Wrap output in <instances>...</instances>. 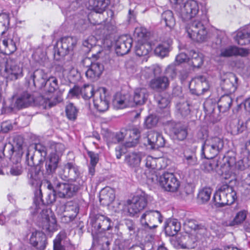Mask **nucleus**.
Here are the masks:
<instances>
[{
	"mask_svg": "<svg viewBox=\"0 0 250 250\" xmlns=\"http://www.w3.org/2000/svg\"><path fill=\"white\" fill-rule=\"evenodd\" d=\"M155 235H135V242L132 239H124L118 235L114 241L113 250H146L152 247L155 242Z\"/></svg>",
	"mask_w": 250,
	"mask_h": 250,
	"instance_id": "obj_1",
	"label": "nucleus"
},
{
	"mask_svg": "<svg viewBox=\"0 0 250 250\" xmlns=\"http://www.w3.org/2000/svg\"><path fill=\"white\" fill-rule=\"evenodd\" d=\"M208 19L206 14L201 16L200 19H197L188 24L186 31L188 37L196 42H203L207 38L208 31L206 25Z\"/></svg>",
	"mask_w": 250,
	"mask_h": 250,
	"instance_id": "obj_2",
	"label": "nucleus"
},
{
	"mask_svg": "<svg viewBox=\"0 0 250 250\" xmlns=\"http://www.w3.org/2000/svg\"><path fill=\"white\" fill-rule=\"evenodd\" d=\"M172 7L183 21H188L194 17L199 12L198 3L194 0H169Z\"/></svg>",
	"mask_w": 250,
	"mask_h": 250,
	"instance_id": "obj_3",
	"label": "nucleus"
},
{
	"mask_svg": "<svg viewBox=\"0 0 250 250\" xmlns=\"http://www.w3.org/2000/svg\"><path fill=\"white\" fill-rule=\"evenodd\" d=\"M0 67L4 68L3 76L7 82L15 81L24 75L22 64L11 58L0 61Z\"/></svg>",
	"mask_w": 250,
	"mask_h": 250,
	"instance_id": "obj_4",
	"label": "nucleus"
},
{
	"mask_svg": "<svg viewBox=\"0 0 250 250\" xmlns=\"http://www.w3.org/2000/svg\"><path fill=\"white\" fill-rule=\"evenodd\" d=\"M224 146V142L220 138H207L202 146L201 157L207 159H212L222 151Z\"/></svg>",
	"mask_w": 250,
	"mask_h": 250,
	"instance_id": "obj_5",
	"label": "nucleus"
},
{
	"mask_svg": "<svg viewBox=\"0 0 250 250\" xmlns=\"http://www.w3.org/2000/svg\"><path fill=\"white\" fill-rule=\"evenodd\" d=\"M77 42L76 37L66 36L62 38L54 46V59L59 61L68 54H72Z\"/></svg>",
	"mask_w": 250,
	"mask_h": 250,
	"instance_id": "obj_6",
	"label": "nucleus"
},
{
	"mask_svg": "<svg viewBox=\"0 0 250 250\" xmlns=\"http://www.w3.org/2000/svg\"><path fill=\"white\" fill-rule=\"evenodd\" d=\"M153 197L145 191L138 190L131 200L127 201L128 212L130 216H134L142 210L147 205L148 202H151Z\"/></svg>",
	"mask_w": 250,
	"mask_h": 250,
	"instance_id": "obj_7",
	"label": "nucleus"
},
{
	"mask_svg": "<svg viewBox=\"0 0 250 250\" xmlns=\"http://www.w3.org/2000/svg\"><path fill=\"white\" fill-rule=\"evenodd\" d=\"M149 178L152 183H159L161 187L167 191H177L180 185L179 181L172 173L165 172L159 177L157 174H153Z\"/></svg>",
	"mask_w": 250,
	"mask_h": 250,
	"instance_id": "obj_8",
	"label": "nucleus"
},
{
	"mask_svg": "<svg viewBox=\"0 0 250 250\" xmlns=\"http://www.w3.org/2000/svg\"><path fill=\"white\" fill-rule=\"evenodd\" d=\"M28 183L32 187L35 188L34 191V203L37 206L43 204L42 200V192L41 189L42 186L41 173L36 168H31L28 172Z\"/></svg>",
	"mask_w": 250,
	"mask_h": 250,
	"instance_id": "obj_9",
	"label": "nucleus"
},
{
	"mask_svg": "<svg viewBox=\"0 0 250 250\" xmlns=\"http://www.w3.org/2000/svg\"><path fill=\"white\" fill-rule=\"evenodd\" d=\"M41 218L40 226L42 228V234L53 233L59 229L55 216L50 208H42Z\"/></svg>",
	"mask_w": 250,
	"mask_h": 250,
	"instance_id": "obj_10",
	"label": "nucleus"
},
{
	"mask_svg": "<svg viewBox=\"0 0 250 250\" xmlns=\"http://www.w3.org/2000/svg\"><path fill=\"white\" fill-rule=\"evenodd\" d=\"M90 223L93 228L92 230L95 231V233H104L109 230L111 228V221L108 217L97 213L95 210L91 211L89 215Z\"/></svg>",
	"mask_w": 250,
	"mask_h": 250,
	"instance_id": "obj_11",
	"label": "nucleus"
},
{
	"mask_svg": "<svg viewBox=\"0 0 250 250\" xmlns=\"http://www.w3.org/2000/svg\"><path fill=\"white\" fill-rule=\"evenodd\" d=\"M110 3L109 0H90L86 4V7L92 12L89 13L87 18L89 22L93 24H99L101 21L95 20L99 17L98 14L103 13Z\"/></svg>",
	"mask_w": 250,
	"mask_h": 250,
	"instance_id": "obj_12",
	"label": "nucleus"
},
{
	"mask_svg": "<svg viewBox=\"0 0 250 250\" xmlns=\"http://www.w3.org/2000/svg\"><path fill=\"white\" fill-rule=\"evenodd\" d=\"M79 167L74 162H67L60 167L58 172L59 176L64 181H75L79 184L81 179Z\"/></svg>",
	"mask_w": 250,
	"mask_h": 250,
	"instance_id": "obj_13",
	"label": "nucleus"
},
{
	"mask_svg": "<svg viewBox=\"0 0 250 250\" xmlns=\"http://www.w3.org/2000/svg\"><path fill=\"white\" fill-rule=\"evenodd\" d=\"M163 217L160 211L155 210L146 211L141 217V223L146 230H151L156 228L157 225L155 223L158 221L160 223L163 222Z\"/></svg>",
	"mask_w": 250,
	"mask_h": 250,
	"instance_id": "obj_14",
	"label": "nucleus"
},
{
	"mask_svg": "<svg viewBox=\"0 0 250 250\" xmlns=\"http://www.w3.org/2000/svg\"><path fill=\"white\" fill-rule=\"evenodd\" d=\"M83 183V180H80L78 185L58 183L55 190L60 198H70L80 189Z\"/></svg>",
	"mask_w": 250,
	"mask_h": 250,
	"instance_id": "obj_15",
	"label": "nucleus"
},
{
	"mask_svg": "<svg viewBox=\"0 0 250 250\" xmlns=\"http://www.w3.org/2000/svg\"><path fill=\"white\" fill-rule=\"evenodd\" d=\"M81 64L85 67H88L85 72L87 78L94 79L99 78L104 70V65L99 62H92L89 58H85L81 62Z\"/></svg>",
	"mask_w": 250,
	"mask_h": 250,
	"instance_id": "obj_16",
	"label": "nucleus"
},
{
	"mask_svg": "<svg viewBox=\"0 0 250 250\" xmlns=\"http://www.w3.org/2000/svg\"><path fill=\"white\" fill-rule=\"evenodd\" d=\"M104 87H99L95 92L93 103L95 107L100 112L106 111L109 107L108 97Z\"/></svg>",
	"mask_w": 250,
	"mask_h": 250,
	"instance_id": "obj_17",
	"label": "nucleus"
},
{
	"mask_svg": "<svg viewBox=\"0 0 250 250\" xmlns=\"http://www.w3.org/2000/svg\"><path fill=\"white\" fill-rule=\"evenodd\" d=\"M48 77L47 73L44 70L37 69L34 71H29L26 79L29 84L33 83L36 87L42 88L45 85V82Z\"/></svg>",
	"mask_w": 250,
	"mask_h": 250,
	"instance_id": "obj_18",
	"label": "nucleus"
},
{
	"mask_svg": "<svg viewBox=\"0 0 250 250\" xmlns=\"http://www.w3.org/2000/svg\"><path fill=\"white\" fill-rule=\"evenodd\" d=\"M125 130L126 141L124 146L125 147H132L139 142L142 129L134 125H130L124 128Z\"/></svg>",
	"mask_w": 250,
	"mask_h": 250,
	"instance_id": "obj_19",
	"label": "nucleus"
},
{
	"mask_svg": "<svg viewBox=\"0 0 250 250\" xmlns=\"http://www.w3.org/2000/svg\"><path fill=\"white\" fill-rule=\"evenodd\" d=\"M222 162L219 160H213L210 163L211 168H216L219 166L222 171V174L225 173L229 175L230 172L231 167L235 164V159L233 157L224 156L222 160Z\"/></svg>",
	"mask_w": 250,
	"mask_h": 250,
	"instance_id": "obj_20",
	"label": "nucleus"
},
{
	"mask_svg": "<svg viewBox=\"0 0 250 250\" xmlns=\"http://www.w3.org/2000/svg\"><path fill=\"white\" fill-rule=\"evenodd\" d=\"M132 40L127 36H122L115 43V50L118 55L123 56L129 52L132 46Z\"/></svg>",
	"mask_w": 250,
	"mask_h": 250,
	"instance_id": "obj_21",
	"label": "nucleus"
},
{
	"mask_svg": "<svg viewBox=\"0 0 250 250\" xmlns=\"http://www.w3.org/2000/svg\"><path fill=\"white\" fill-rule=\"evenodd\" d=\"M92 247L96 250H109L112 242L111 235H92Z\"/></svg>",
	"mask_w": 250,
	"mask_h": 250,
	"instance_id": "obj_22",
	"label": "nucleus"
},
{
	"mask_svg": "<svg viewBox=\"0 0 250 250\" xmlns=\"http://www.w3.org/2000/svg\"><path fill=\"white\" fill-rule=\"evenodd\" d=\"M250 49L240 48L236 46H230L221 50L220 56L224 57L240 56L246 57L250 54Z\"/></svg>",
	"mask_w": 250,
	"mask_h": 250,
	"instance_id": "obj_23",
	"label": "nucleus"
},
{
	"mask_svg": "<svg viewBox=\"0 0 250 250\" xmlns=\"http://www.w3.org/2000/svg\"><path fill=\"white\" fill-rule=\"evenodd\" d=\"M131 99L132 97L129 94L122 95L120 93H117L114 97L113 104L118 109L133 107V102Z\"/></svg>",
	"mask_w": 250,
	"mask_h": 250,
	"instance_id": "obj_24",
	"label": "nucleus"
},
{
	"mask_svg": "<svg viewBox=\"0 0 250 250\" xmlns=\"http://www.w3.org/2000/svg\"><path fill=\"white\" fill-rule=\"evenodd\" d=\"M169 85L168 79L166 76H159L151 80L149 87L153 90L160 92L166 90Z\"/></svg>",
	"mask_w": 250,
	"mask_h": 250,
	"instance_id": "obj_25",
	"label": "nucleus"
},
{
	"mask_svg": "<svg viewBox=\"0 0 250 250\" xmlns=\"http://www.w3.org/2000/svg\"><path fill=\"white\" fill-rule=\"evenodd\" d=\"M234 40L240 45H245L250 43V30L248 27L239 29L235 33Z\"/></svg>",
	"mask_w": 250,
	"mask_h": 250,
	"instance_id": "obj_26",
	"label": "nucleus"
},
{
	"mask_svg": "<svg viewBox=\"0 0 250 250\" xmlns=\"http://www.w3.org/2000/svg\"><path fill=\"white\" fill-rule=\"evenodd\" d=\"M115 198V190L109 187L103 188L100 193V202L104 206H109Z\"/></svg>",
	"mask_w": 250,
	"mask_h": 250,
	"instance_id": "obj_27",
	"label": "nucleus"
},
{
	"mask_svg": "<svg viewBox=\"0 0 250 250\" xmlns=\"http://www.w3.org/2000/svg\"><path fill=\"white\" fill-rule=\"evenodd\" d=\"M238 78L234 74L232 73L228 74L226 78L221 83L222 88L229 92H235L238 86Z\"/></svg>",
	"mask_w": 250,
	"mask_h": 250,
	"instance_id": "obj_28",
	"label": "nucleus"
},
{
	"mask_svg": "<svg viewBox=\"0 0 250 250\" xmlns=\"http://www.w3.org/2000/svg\"><path fill=\"white\" fill-rule=\"evenodd\" d=\"M148 144L152 148L163 147L165 145V140L160 133L151 131L147 136Z\"/></svg>",
	"mask_w": 250,
	"mask_h": 250,
	"instance_id": "obj_29",
	"label": "nucleus"
},
{
	"mask_svg": "<svg viewBox=\"0 0 250 250\" xmlns=\"http://www.w3.org/2000/svg\"><path fill=\"white\" fill-rule=\"evenodd\" d=\"M172 42V39L168 38L158 44L154 49L155 54L162 58L167 56Z\"/></svg>",
	"mask_w": 250,
	"mask_h": 250,
	"instance_id": "obj_30",
	"label": "nucleus"
},
{
	"mask_svg": "<svg viewBox=\"0 0 250 250\" xmlns=\"http://www.w3.org/2000/svg\"><path fill=\"white\" fill-rule=\"evenodd\" d=\"M181 229V224L175 219H167L164 226L165 234H178Z\"/></svg>",
	"mask_w": 250,
	"mask_h": 250,
	"instance_id": "obj_31",
	"label": "nucleus"
},
{
	"mask_svg": "<svg viewBox=\"0 0 250 250\" xmlns=\"http://www.w3.org/2000/svg\"><path fill=\"white\" fill-rule=\"evenodd\" d=\"M148 96L147 90L144 88H136L134 96L131 100L133 102V106L135 105H142L146 102Z\"/></svg>",
	"mask_w": 250,
	"mask_h": 250,
	"instance_id": "obj_32",
	"label": "nucleus"
},
{
	"mask_svg": "<svg viewBox=\"0 0 250 250\" xmlns=\"http://www.w3.org/2000/svg\"><path fill=\"white\" fill-rule=\"evenodd\" d=\"M34 102L33 95L28 92H24L17 99L15 105L18 108H25L30 105Z\"/></svg>",
	"mask_w": 250,
	"mask_h": 250,
	"instance_id": "obj_33",
	"label": "nucleus"
},
{
	"mask_svg": "<svg viewBox=\"0 0 250 250\" xmlns=\"http://www.w3.org/2000/svg\"><path fill=\"white\" fill-rule=\"evenodd\" d=\"M204 62L203 56L201 53L194 50H190L188 54V63L193 68H199Z\"/></svg>",
	"mask_w": 250,
	"mask_h": 250,
	"instance_id": "obj_34",
	"label": "nucleus"
},
{
	"mask_svg": "<svg viewBox=\"0 0 250 250\" xmlns=\"http://www.w3.org/2000/svg\"><path fill=\"white\" fill-rule=\"evenodd\" d=\"M59 156L55 153H51L45 160L46 171L48 174L55 172L58 166Z\"/></svg>",
	"mask_w": 250,
	"mask_h": 250,
	"instance_id": "obj_35",
	"label": "nucleus"
},
{
	"mask_svg": "<svg viewBox=\"0 0 250 250\" xmlns=\"http://www.w3.org/2000/svg\"><path fill=\"white\" fill-rule=\"evenodd\" d=\"M226 194L225 189L222 188V186L214 194L213 200L215 206L220 208L228 205V200H227Z\"/></svg>",
	"mask_w": 250,
	"mask_h": 250,
	"instance_id": "obj_36",
	"label": "nucleus"
},
{
	"mask_svg": "<svg viewBox=\"0 0 250 250\" xmlns=\"http://www.w3.org/2000/svg\"><path fill=\"white\" fill-rule=\"evenodd\" d=\"M125 137V130L122 128L116 132L108 133L106 137V142L108 145L117 144L122 142Z\"/></svg>",
	"mask_w": 250,
	"mask_h": 250,
	"instance_id": "obj_37",
	"label": "nucleus"
},
{
	"mask_svg": "<svg viewBox=\"0 0 250 250\" xmlns=\"http://www.w3.org/2000/svg\"><path fill=\"white\" fill-rule=\"evenodd\" d=\"M30 244L39 250H44L47 244L46 235H31Z\"/></svg>",
	"mask_w": 250,
	"mask_h": 250,
	"instance_id": "obj_38",
	"label": "nucleus"
},
{
	"mask_svg": "<svg viewBox=\"0 0 250 250\" xmlns=\"http://www.w3.org/2000/svg\"><path fill=\"white\" fill-rule=\"evenodd\" d=\"M172 133L174 139L183 141L187 137V128L180 124H176L172 129Z\"/></svg>",
	"mask_w": 250,
	"mask_h": 250,
	"instance_id": "obj_39",
	"label": "nucleus"
},
{
	"mask_svg": "<svg viewBox=\"0 0 250 250\" xmlns=\"http://www.w3.org/2000/svg\"><path fill=\"white\" fill-rule=\"evenodd\" d=\"M183 161L185 164L188 167L197 165L198 162L195 150H186L184 152Z\"/></svg>",
	"mask_w": 250,
	"mask_h": 250,
	"instance_id": "obj_40",
	"label": "nucleus"
},
{
	"mask_svg": "<svg viewBox=\"0 0 250 250\" xmlns=\"http://www.w3.org/2000/svg\"><path fill=\"white\" fill-rule=\"evenodd\" d=\"M161 159L153 158L151 156H148L145 159V166L146 167L151 170V174L147 176L148 179H150L149 177H151L152 174H157L155 170L159 169L161 168V166L158 165V163H160Z\"/></svg>",
	"mask_w": 250,
	"mask_h": 250,
	"instance_id": "obj_41",
	"label": "nucleus"
},
{
	"mask_svg": "<svg viewBox=\"0 0 250 250\" xmlns=\"http://www.w3.org/2000/svg\"><path fill=\"white\" fill-rule=\"evenodd\" d=\"M232 102V99L229 95L221 96L218 101V108L220 112H225L229 110Z\"/></svg>",
	"mask_w": 250,
	"mask_h": 250,
	"instance_id": "obj_42",
	"label": "nucleus"
},
{
	"mask_svg": "<svg viewBox=\"0 0 250 250\" xmlns=\"http://www.w3.org/2000/svg\"><path fill=\"white\" fill-rule=\"evenodd\" d=\"M161 22L164 23L170 29L174 26L175 20L171 10H167L163 12L161 15Z\"/></svg>",
	"mask_w": 250,
	"mask_h": 250,
	"instance_id": "obj_43",
	"label": "nucleus"
},
{
	"mask_svg": "<svg viewBox=\"0 0 250 250\" xmlns=\"http://www.w3.org/2000/svg\"><path fill=\"white\" fill-rule=\"evenodd\" d=\"M141 156L140 152H133L126 156L125 161L130 167H137L141 162Z\"/></svg>",
	"mask_w": 250,
	"mask_h": 250,
	"instance_id": "obj_44",
	"label": "nucleus"
},
{
	"mask_svg": "<svg viewBox=\"0 0 250 250\" xmlns=\"http://www.w3.org/2000/svg\"><path fill=\"white\" fill-rule=\"evenodd\" d=\"M57 79L53 76H49L44 86V91L49 94L53 93L59 88Z\"/></svg>",
	"mask_w": 250,
	"mask_h": 250,
	"instance_id": "obj_45",
	"label": "nucleus"
},
{
	"mask_svg": "<svg viewBox=\"0 0 250 250\" xmlns=\"http://www.w3.org/2000/svg\"><path fill=\"white\" fill-rule=\"evenodd\" d=\"M171 244L177 249H185V240L186 237L181 235H168Z\"/></svg>",
	"mask_w": 250,
	"mask_h": 250,
	"instance_id": "obj_46",
	"label": "nucleus"
},
{
	"mask_svg": "<svg viewBox=\"0 0 250 250\" xmlns=\"http://www.w3.org/2000/svg\"><path fill=\"white\" fill-rule=\"evenodd\" d=\"M10 18L8 14H0V35H3L8 30L9 26Z\"/></svg>",
	"mask_w": 250,
	"mask_h": 250,
	"instance_id": "obj_47",
	"label": "nucleus"
},
{
	"mask_svg": "<svg viewBox=\"0 0 250 250\" xmlns=\"http://www.w3.org/2000/svg\"><path fill=\"white\" fill-rule=\"evenodd\" d=\"M222 188L225 189L227 200H228V205L232 204L237 199L236 191L234 190L232 187L228 185H222Z\"/></svg>",
	"mask_w": 250,
	"mask_h": 250,
	"instance_id": "obj_48",
	"label": "nucleus"
},
{
	"mask_svg": "<svg viewBox=\"0 0 250 250\" xmlns=\"http://www.w3.org/2000/svg\"><path fill=\"white\" fill-rule=\"evenodd\" d=\"M65 114L67 118L71 121H75L77 119L78 109L73 103H70L65 106Z\"/></svg>",
	"mask_w": 250,
	"mask_h": 250,
	"instance_id": "obj_49",
	"label": "nucleus"
},
{
	"mask_svg": "<svg viewBox=\"0 0 250 250\" xmlns=\"http://www.w3.org/2000/svg\"><path fill=\"white\" fill-rule=\"evenodd\" d=\"M64 211L76 217L79 211V204L76 202H68L65 206Z\"/></svg>",
	"mask_w": 250,
	"mask_h": 250,
	"instance_id": "obj_50",
	"label": "nucleus"
},
{
	"mask_svg": "<svg viewBox=\"0 0 250 250\" xmlns=\"http://www.w3.org/2000/svg\"><path fill=\"white\" fill-rule=\"evenodd\" d=\"M81 95L84 100H88L93 96H95V92L93 86L90 84H84L81 87Z\"/></svg>",
	"mask_w": 250,
	"mask_h": 250,
	"instance_id": "obj_51",
	"label": "nucleus"
},
{
	"mask_svg": "<svg viewBox=\"0 0 250 250\" xmlns=\"http://www.w3.org/2000/svg\"><path fill=\"white\" fill-rule=\"evenodd\" d=\"M211 189L209 187H205L200 189L198 194V199L202 203L208 202L210 198Z\"/></svg>",
	"mask_w": 250,
	"mask_h": 250,
	"instance_id": "obj_52",
	"label": "nucleus"
},
{
	"mask_svg": "<svg viewBox=\"0 0 250 250\" xmlns=\"http://www.w3.org/2000/svg\"><path fill=\"white\" fill-rule=\"evenodd\" d=\"M56 192L55 190L52 191H50L47 194L46 197V202H44L43 200L42 199L43 201V204L40 205V206H37L36 204V208L35 209L37 211H39L40 209H42V208H44V205L45 204H50L54 203L56 201Z\"/></svg>",
	"mask_w": 250,
	"mask_h": 250,
	"instance_id": "obj_53",
	"label": "nucleus"
},
{
	"mask_svg": "<svg viewBox=\"0 0 250 250\" xmlns=\"http://www.w3.org/2000/svg\"><path fill=\"white\" fill-rule=\"evenodd\" d=\"M176 108L183 117L187 116L190 112L189 104L188 102H179L176 105Z\"/></svg>",
	"mask_w": 250,
	"mask_h": 250,
	"instance_id": "obj_54",
	"label": "nucleus"
},
{
	"mask_svg": "<svg viewBox=\"0 0 250 250\" xmlns=\"http://www.w3.org/2000/svg\"><path fill=\"white\" fill-rule=\"evenodd\" d=\"M160 71V68L156 65H153L150 67H145L143 74L146 78L156 75Z\"/></svg>",
	"mask_w": 250,
	"mask_h": 250,
	"instance_id": "obj_55",
	"label": "nucleus"
},
{
	"mask_svg": "<svg viewBox=\"0 0 250 250\" xmlns=\"http://www.w3.org/2000/svg\"><path fill=\"white\" fill-rule=\"evenodd\" d=\"M148 48H146V44H139L136 45L135 49V53L138 56H146L148 54L150 46L146 45Z\"/></svg>",
	"mask_w": 250,
	"mask_h": 250,
	"instance_id": "obj_56",
	"label": "nucleus"
},
{
	"mask_svg": "<svg viewBox=\"0 0 250 250\" xmlns=\"http://www.w3.org/2000/svg\"><path fill=\"white\" fill-rule=\"evenodd\" d=\"M181 236L186 237L185 240V249L194 247L195 243L197 241V235H181Z\"/></svg>",
	"mask_w": 250,
	"mask_h": 250,
	"instance_id": "obj_57",
	"label": "nucleus"
},
{
	"mask_svg": "<svg viewBox=\"0 0 250 250\" xmlns=\"http://www.w3.org/2000/svg\"><path fill=\"white\" fill-rule=\"evenodd\" d=\"M154 98L160 108L167 107L169 103V101L167 98L163 97L159 94L155 95Z\"/></svg>",
	"mask_w": 250,
	"mask_h": 250,
	"instance_id": "obj_58",
	"label": "nucleus"
},
{
	"mask_svg": "<svg viewBox=\"0 0 250 250\" xmlns=\"http://www.w3.org/2000/svg\"><path fill=\"white\" fill-rule=\"evenodd\" d=\"M33 147L36 152L40 154L41 157L45 158L47 154V149L46 146L43 145L39 143L34 145L33 146H31L30 148Z\"/></svg>",
	"mask_w": 250,
	"mask_h": 250,
	"instance_id": "obj_59",
	"label": "nucleus"
},
{
	"mask_svg": "<svg viewBox=\"0 0 250 250\" xmlns=\"http://www.w3.org/2000/svg\"><path fill=\"white\" fill-rule=\"evenodd\" d=\"M146 29L144 27H136L134 32V37L138 38L139 41L146 36Z\"/></svg>",
	"mask_w": 250,
	"mask_h": 250,
	"instance_id": "obj_60",
	"label": "nucleus"
},
{
	"mask_svg": "<svg viewBox=\"0 0 250 250\" xmlns=\"http://www.w3.org/2000/svg\"><path fill=\"white\" fill-rule=\"evenodd\" d=\"M158 122L157 118L153 116L150 115L146 118L144 122V125L146 128H151L156 125Z\"/></svg>",
	"mask_w": 250,
	"mask_h": 250,
	"instance_id": "obj_61",
	"label": "nucleus"
},
{
	"mask_svg": "<svg viewBox=\"0 0 250 250\" xmlns=\"http://www.w3.org/2000/svg\"><path fill=\"white\" fill-rule=\"evenodd\" d=\"M165 74L167 77H169L171 79L175 78L177 75V71L175 65L171 64L167 66L165 71Z\"/></svg>",
	"mask_w": 250,
	"mask_h": 250,
	"instance_id": "obj_62",
	"label": "nucleus"
},
{
	"mask_svg": "<svg viewBox=\"0 0 250 250\" xmlns=\"http://www.w3.org/2000/svg\"><path fill=\"white\" fill-rule=\"evenodd\" d=\"M87 155L90 159V165L96 166L99 161V155L97 153H95L92 151L88 150L87 151Z\"/></svg>",
	"mask_w": 250,
	"mask_h": 250,
	"instance_id": "obj_63",
	"label": "nucleus"
},
{
	"mask_svg": "<svg viewBox=\"0 0 250 250\" xmlns=\"http://www.w3.org/2000/svg\"><path fill=\"white\" fill-rule=\"evenodd\" d=\"M61 235H57L53 241V250H65L63 246L62 245Z\"/></svg>",
	"mask_w": 250,
	"mask_h": 250,
	"instance_id": "obj_64",
	"label": "nucleus"
}]
</instances>
